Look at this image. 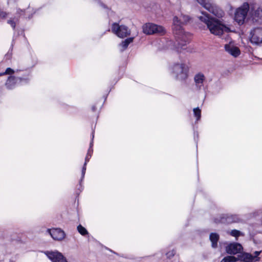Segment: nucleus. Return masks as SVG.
<instances>
[{"instance_id": "obj_1", "label": "nucleus", "mask_w": 262, "mask_h": 262, "mask_svg": "<svg viewBox=\"0 0 262 262\" xmlns=\"http://www.w3.org/2000/svg\"><path fill=\"white\" fill-rule=\"evenodd\" d=\"M198 18L206 25L211 34L220 36L224 32H229V28L223 24L220 20L210 17L206 13L202 12V15L198 16Z\"/></svg>"}, {"instance_id": "obj_2", "label": "nucleus", "mask_w": 262, "mask_h": 262, "mask_svg": "<svg viewBox=\"0 0 262 262\" xmlns=\"http://www.w3.org/2000/svg\"><path fill=\"white\" fill-rule=\"evenodd\" d=\"M190 20V17L188 15L181 14L178 16H174L173 19L172 30L175 35H177L178 39L184 42L182 45L186 44L188 42L191 35L184 31L182 25L187 23Z\"/></svg>"}, {"instance_id": "obj_3", "label": "nucleus", "mask_w": 262, "mask_h": 262, "mask_svg": "<svg viewBox=\"0 0 262 262\" xmlns=\"http://www.w3.org/2000/svg\"><path fill=\"white\" fill-rule=\"evenodd\" d=\"M171 74L177 80L184 81L188 77L189 68L184 62L174 63L170 68Z\"/></svg>"}, {"instance_id": "obj_4", "label": "nucleus", "mask_w": 262, "mask_h": 262, "mask_svg": "<svg viewBox=\"0 0 262 262\" xmlns=\"http://www.w3.org/2000/svg\"><path fill=\"white\" fill-rule=\"evenodd\" d=\"M249 15L250 16V4L244 2L236 9L234 19L239 25H242L248 20Z\"/></svg>"}, {"instance_id": "obj_5", "label": "nucleus", "mask_w": 262, "mask_h": 262, "mask_svg": "<svg viewBox=\"0 0 262 262\" xmlns=\"http://www.w3.org/2000/svg\"><path fill=\"white\" fill-rule=\"evenodd\" d=\"M142 29L143 33L147 35L154 34L163 35L165 32V30L162 26L150 23L144 24Z\"/></svg>"}, {"instance_id": "obj_6", "label": "nucleus", "mask_w": 262, "mask_h": 262, "mask_svg": "<svg viewBox=\"0 0 262 262\" xmlns=\"http://www.w3.org/2000/svg\"><path fill=\"white\" fill-rule=\"evenodd\" d=\"M112 31L120 38L127 37L130 34V30L125 25H119L115 23L112 24Z\"/></svg>"}, {"instance_id": "obj_7", "label": "nucleus", "mask_w": 262, "mask_h": 262, "mask_svg": "<svg viewBox=\"0 0 262 262\" xmlns=\"http://www.w3.org/2000/svg\"><path fill=\"white\" fill-rule=\"evenodd\" d=\"M243 252V247L241 244L230 242V262L237 261V257Z\"/></svg>"}, {"instance_id": "obj_8", "label": "nucleus", "mask_w": 262, "mask_h": 262, "mask_svg": "<svg viewBox=\"0 0 262 262\" xmlns=\"http://www.w3.org/2000/svg\"><path fill=\"white\" fill-rule=\"evenodd\" d=\"M250 42L256 45L262 44V27H256L250 31Z\"/></svg>"}, {"instance_id": "obj_9", "label": "nucleus", "mask_w": 262, "mask_h": 262, "mask_svg": "<svg viewBox=\"0 0 262 262\" xmlns=\"http://www.w3.org/2000/svg\"><path fill=\"white\" fill-rule=\"evenodd\" d=\"M195 88L197 91L204 90V84L206 81V77L202 72L195 74L193 77Z\"/></svg>"}, {"instance_id": "obj_10", "label": "nucleus", "mask_w": 262, "mask_h": 262, "mask_svg": "<svg viewBox=\"0 0 262 262\" xmlns=\"http://www.w3.org/2000/svg\"><path fill=\"white\" fill-rule=\"evenodd\" d=\"M45 254L52 262H68L63 255L57 251H47Z\"/></svg>"}, {"instance_id": "obj_11", "label": "nucleus", "mask_w": 262, "mask_h": 262, "mask_svg": "<svg viewBox=\"0 0 262 262\" xmlns=\"http://www.w3.org/2000/svg\"><path fill=\"white\" fill-rule=\"evenodd\" d=\"M250 17L256 21H262V7L250 3Z\"/></svg>"}, {"instance_id": "obj_12", "label": "nucleus", "mask_w": 262, "mask_h": 262, "mask_svg": "<svg viewBox=\"0 0 262 262\" xmlns=\"http://www.w3.org/2000/svg\"><path fill=\"white\" fill-rule=\"evenodd\" d=\"M28 81L27 78H23L21 77H15L10 76L8 77L6 82V86L8 89H13L15 85L19 83L25 82L27 83Z\"/></svg>"}, {"instance_id": "obj_13", "label": "nucleus", "mask_w": 262, "mask_h": 262, "mask_svg": "<svg viewBox=\"0 0 262 262\" xmlns=\"http://www.w3.org/2000/svg\"><path fill=\"white\" fill-rule=\"evenodd\" d=\"M206 9L218 18H222L224 16V11L212 2L208 4Z\"/></svg>"}, {"instance_id": "obj_14", "label": "nucleus", "mask_w": 262, "mask_h": 262, "mask_svg": "<svg viewBox=\"0 0 262 262\" xmlns=\"http://www.w3.org/2000/svg\"><path fill=\"white\" fill-rule=\"evenodd\" d=\"M47 232L54 240L56 241H62L66 236L64 232L60 228H55L52 230L48 229Z\"/></svg>"}, {"instance_id": "obj_15", "label": "nucleus", "mask_w": 262, "mask_h": 262, "mask_svg": "<svg viewBox=\"0 0 262 262\" xmlns=\"http://www.w3.org/2000/svg\"><path fill=\"white\" fill-rule=\"evenodd\" d=\"M93 152V149L89 148L88 149L86 156L85 158V162L84 163V165H83V166L82 169L81 179V181L80 182L82 181V179L84 177V175H85V171H86V164H87L88 162H89L90 158L92 157ZM80 183H81V182H80Z\"/></svg>"}, {"instance_id": "obj_16", "label": "nucleus", "mask_w": 262, "mask_h": 262, "mask_svg": "<svg viewBox=\"0 0 262 262\" xmlns=\"http://www.w3.org/2000/svg\"><path fill=\"white\" fill-rule=\"evenodd\" d=\"M239 255L240 256L237 257L238 261L243 260L244 262H255V260H254L253 255L250 253L243 252Z\"/></svg>"}, {"instance_id": "obj_17", "label": "nucleus", "mask_w": 262, "mask_h": 262, "mask_svg": "<svg viewBox=\"0 0 262 262\" xmlns=\"http://www.w3.org/2000/svg\"><path fill=\"white\" fill-rule=\"evenodd\" d=\"M209 238L211 242V246L213 248H216L217 246V242L219 239V235L215 233H211L210 234Z\"/></svg>"}, {"instance_id": "obj_18", "label": "nucleus", "mask_w": 262, "mask_h": 262, "mask_svg": "<svg viewBox=\"0 0 262 262\" xmlns=\"http://www.w3.org/2000/svg\"><path fill=\"white\" fill-rule=\"evenodd\" d=\"M244 220L239 214H230V223H243Z\"/></svg>"}, {"instance_id": "obj_19", "label": "nucleus", "mask_w": 262, "mask_h": 262, "mask_svg": "<svg viewBox=\"0 0 262 262\" xmlns=\"http://www.w3.org/2000/svg\"><path fill=\"white\" fill-rule=\"evenodd\" d=\"M228 220V216L227 215L222 214L220 216L215 217L214 219V222L216 224L219 223H226L227 222Z\"/></svg>"}, {"instance_id": "obj_20", "label": "nucleus", "mask_w": 262, "mask_h": 262, "mask_svg": "<svg viewBox=\"0 0 262 262\" xmlns=\"http://www.w3.org/2000/svg\"><path fill=\"white\" fill-rule=\"evenodd\" d=\"M134 38V37L127 38L122 41V42L120 44V46H121L122 48L121 50V51H123L127 48L129 44L133 41Z\"/></svg>"}, {"instance_id": "obj_21", "label": "nucleus", "mask_w": 262, "mask_h": 262, "mask_svg": "<svg viewBox=\"0 0 262 262\" xmlns=\"http://www.w3.org/2000/svg\"><path fill=\"white\" fill-rule=\"evenodd\" d=\"M244 235V234L239 230L233 229L230 231V236L235 237L236 240H237L238 237Z\"/></svg>"}, {"instance_id": "obj_22", "label": "nucleus", "mask_w": 262, "mask_h": 262, "mask_svg": "<svg viewBox=\"0 0 262 262\" xmlns=\"http://www.w3.org/2000/svg\"><path fill=\"white\" fill-rule=\"evenodd\" d=\"M241 54L240 50L238 48L235 47H230V55L234 57H237Z\"/></svg>"}, {"instance_id": "obj_23", "label": "nucleus", "mask_w": 262, "mask_h": 262, "mask_svg": "<svg viewBox=\"0 0 262 262\" xmlns=\"http://www.w3.org/2000/svg\"><path fill=\"white\" fill-rule=\"evenodd\" d=\"M193 112L194 116L196 118V121H199L201 117V110L199 108V107H197L193 108Z\"/></svg>"}, {"instance_id": "obj_24", "label": "nucleus", "mask_w": 262, "mask_h": 262, "mask_svg": "<svg viewBox=\"0 0 262 262\" xmlns=\"http://www.w3.org/2000/svg\"><path fill=\"white\" fill-rule=\"evenodd\" d=\"M77 230L78 232L83 236L88 234V232L86 229L82 225H79L77 226Z\"/></svg>"}, {"instance_id": "obj_25", "label": "nucleus", "mask_w": 262, "mask_h": 262, "mask_svg": "<svg viewBox=\"0 0 262 262\" xmlns=\"http://www.w3.org/2000/svg\"><path fill=\"white\" fill-rule=\"evenodd\" d=\"M197 2L202 5L205 9L207 7L208 4H211L213 1L212 0H196Z\"/></svg>"}, {"instance_id": "obj_26", "label": "nucleus", "mask_w": 262, "mask_h": 262, "mask_svg": "<svg viewBox=\"0 0 262 262\" xmlns=\"http://www.w3.org/2000/svg\"><path fill=\"white\" fill-rule=\"evenodd\" d=\"M17 21V19L15 17L13 18H11L7 21V23L11 25V26L13 28V29H15L16 21Z\"/></svg>"}, {"instance_id": "obj_27", "label": "nucleus", "mask_w": 262, "mask_h": 262, "mask_svg": "<svg viewBox=\"0 0 262 262\" xmlns=\"http://www.w3.org/2000/svg\"><path fill=\"white\" fill-rule=\"evenodd\" d=\"M14 73V71L10 68H8L4 73H1L0 76L5 74H12Z\"/></svg>"}, {"instance_id": "obj_28", "label": "nucleus", "mask_w": 262, "mask_h": 262, "mask_svg": "<svg viewBox=\"0 0 262 262\" xmlns=\"http://www.w3.org/2000/svg\"><path fill=\"white\" fill-rule=\"evenodd\" d=\"M176 251L173 249L171 251H170L166 253V255L167 258L170 259L176 254Z\"/></svg>"}, {"instance_id": "obj_29", "label": "nucleus", "mask_w": 262, "mask_h": 262, "mask_svg": "<svg viewBox=\"0 0 262 262\" xmlns=\"http://www.w3.org/2000/svg\"><path fill=\"white\" fill-rule=\"evenodd\" d=\"M260 253H261V251H256L254 252V255H253V257L254 260H255V261H258L259 260L260 258L258 257V256L259 255Z\"/></svg>"}, {"instance_id": "obj_30", "label": "nucleus", "mask_w": 262, "mask_h": 262, "mask_svg": "<svg viewBox=\"0 0 262 262\" xmlns=\"http://www.w3.org/2000/svg\"><path fill=\"white\" fill-rule=\"evenodd\" d=\"M175 36H176V38L177 39V41H178V46L179 47H180L181 48H183V49H185V48H183V47H184L185 45H186V44L187 43H188L189 41L186 42V44H184V45H182V43H184V42L182 41V40H181L180 39H178V38L177 37V35H175ZM189 40H190V39ZM189 41H190V40H189Z\"/></svg>"}, {"instance_id": "obj_31", "label": "nucleus", "mask_w": 262, "mask_h": 262, "mask_svg": "<svg viewBox=\"0 0 262 262\" xmlns=\"http://www.w3.org/2000/svg\"><path fill=\"white\" fill-rule=\"evenodd\" d=\"M8 15V13L5 11L0 10V18H5Z\"/></svg>"}, {"instance_id": "obj_32", "label": "nucleus", "mask_w": 262, "mask_h": 262, "mask_svg": "<svg viewBox=\"0 0 262 262\" xmlns=\"http://www.w3.org/2000/svg\"><path fill=\"white\" fill-rule=\"evenodd\" d=\"M92 140H91V143L90 144V148H89L91 149H93L92 146H93V140H94V132H93V133H92Z\"/></svg>"}, {"instance_id": "obj_33", "label": "nucleus", "mask_w": 262, "mask_h": 262, "mask_svg": "<svg viewBox=\"0 0 262 262\" xmlns=\"http://www.w3.org/2000/svg\"><path fill=\"white\" fill-rule=\"evenodd\" d=\"M221 262H229V256L225 257Z\"/></svg>"}, {"instance_id": "obj_34", "label": "nucleus", "mask_w": 262, "mask_h": 262, "mask_svg": "<svg viewBox=\"0 0 262 262\" xmlns=\"http://www.w3.org/2000/svg\"><path fill=\"white\" fill-rule=\"evenodd\" d=\"M225 49L227 52H229V44H226L225 46Z\"/></svg>"}, {"instance_id": "obj_35", "label": "nucleus", "mask_w": 262, "mask_h": 262, "mask_svg": "<svg viewBox=\"0 0 262 262\" xmlns=\"http://www.w3.org/2000/svg\"><path fill=\"white\" fill-rule=\"evenodd\" d=\"M257 213L256 212H254L250 213L249 215L250 216V217H255L257 215Z\"/></svg>"}, {"instance_id": "obj_36", "label": "nucleus", "mask_w": 262, "mask_h": 262, "mask_svg": "<svg viewBox=\"0 0 262 262\" xmlns=\"http://www.w3.org/2000/svg\"><path fill=\"white\" fill-rule=\"evenodd\" d=\"M226 251L227 253H229V245L226 246Z\"/></svg>"}, {"instance_id": "obj_37", "label": "nucleus", "mask_w": 262, "mask_h": 262, "mask_svg": "<svg viewBox=\"0 0 262 262\" xmlns=\"http://www.w3.org/2000/svg\"><path fill=\"white\" fill-rule=\"evenodd\" d=\"M92 111H94H94H95V110H96V107H95V106H92Z\"/></svg>"}, {"instance_id": "obj_38", "label": "nucleus", "mask_w": 262, "mask_h": 262, "mask_svg": "<svg viewBox=\"0 0 262 262\" xmlns=\"http://www.w3.org/2000/svg\"><path fill=\"white\" fill-rule=\"evenodd\" d=\"M101 6L102 7L104 8H106V7L105 6V5H104V4H101Z\"/></svg>"}, {"instance_id": "obj_39", "label": "nucleus", "mask_w": 262, "mask_h": 262, "mask_svg": "<svg viewBox=\"0 0 262 262\" xmlns=\"http://www.w3.org/2000/svg\"><path fill=\"white\" fill-rule=\"evenodd\" d=\"M239 262H244L243 260H239Z\"/></svg>"}, {"instance_id": "obj_40", "label": "nucleus", "mask_w": 262, "mask_h": 262, "mask_svg": "<svg viewBox=\"0 0 262 262\" xmlns=\"http://www.w3.org/2000/svg\"><path fill=\"white\" fill-rule=\"evenodd\" d=\"M9 262H14V261H13V260H10V261H9Z\"/></svg>"}]
</instances>
